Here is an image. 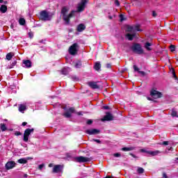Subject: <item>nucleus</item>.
<instances>
[{
  "instance_id": "nucleus-20",
  "label": "nucleus",
  "mask_w": 178,
  "mask_h": 178,
  "mask_svg": "<svg viewBox=\"0 0 178 178\" xmlns=\"http://www.w3.org/2000/svg\"><path fill=\"white\" fill-rule=\"evenodd\" d=\"M94 69L96 70L97 72L101 69V63L97 62L95 64Z\"/></svg>"
},
{
  "instance_id": "nucleus-51",
  "label": "nucleus",
  "mask_w": 178,
  "mask_h": 178,
  "mask_svg": "<svg viewBox=\"0 0 178 178\" xmlns=\"http://www.w3.org/2000/svg\"><path fill=\"white\" fill-rule=\"evenodd\" d=\"M52 166H54V164H53V163L49 164V168H52Z\"/></svg>"
},
{
  "instance_id": "nucleus-18",
  "label": "nucleus",
  "mask_w": 178,
  "mask_h": 178,
  "mask_svg": "<svg viewBox=\"0 0 178 178\" xmlns=\"http://www.w3.org/2000/svg\"><path fill=\"white\" fill-rule=\"evenodd\" d=\"M23 63L24 64L25 67H27V68L31 67V65H32L31 60H25L23 61Z\"/></svg>"
},
{
  "instance_id": "nucleus-44",
  "label": "nucleus",
  "mask_w": 178,
  "mask_h": 178,
  "mask_svg": "<svg viewBox=\"0 0 178 178\" xmlns=\"http://www.w3.org/2000/svg\"><path fill=\"white\" fill-rule=\"evenodd\" d=\"M152 16L153 17H156V13L155 11L152 12Z\"/></svg>"
},
{
  "instance_id": "nucleus-58",
  "label": "nucleus",
  "mask_w": 178,
  "mask_h": 178,
  "mask_svg": "<svg viewBox=\"0 0 178 178\" xmlns=\"http://www.w3.org/2000/svg\"><path fill=\"white\" fill-rule=\"evenodd\" d=\"M3 2V0H0V3H2Z\"/></svg>"
},
{
  "instance_id": "nucleus-14",
  "label": "nucleus",
  "mask_w": 178,
  "mask_h": 178,
  "mask_svg": "<svg viewBox=\"0 0 178 178\" xmlns=\"http://www.w3.org/2000/svg\"><path fill=\"white\" fill-rule=\"evenodd\" d=\"M86 30V25L84 24H80L77 26L76 31H79V33H81Z\"/></svg>"
},
{
  "instance_id": "nucleus-1",
  "label": "nucleus",
  "mask_w": 178,
  "mask_h": 178,
  "mask_svg": "<svg viewBox=\"0 0 178 178\" xmlns=\"http://www.w3.org/2000/svg\"><path fill=\"white\" fill-rule=\"evenodd\" d=\"M87 3V0H81V2L78 4L76 10H72L68 15L69 7L63 6L61 9V15L63 16V19L65 22V24H70V19L74 16L75 13H80V12H83L86 9V4Z\"/></svg>"
},
{
  "instance_id": "nucleus-35",
  "label": "nucleus",
  "mask_w": 178,
  "mask_h": 178,
  "mask_svg": "<svg viewBox=\"0 0 178 178\" xmlns=\"http://www.w3.org/2000/svg\"><path fill=\"white\" fill-rule=\"evenodd\" d=\"M44 166H45V165H44V164H40V165H39V166H38V169H39L40 170H42V168H44Z\"/></svg>"
},
{
  "instance_id": "nucleus-52",
  "label": "nucleus",
  "mask_w": 178,
  "mask_h": 178,
  "mask_svg": "<svg viewBox=\"0 0 178 178\" xmlns=\"http://www.w3.org/2000/svg\"><path fill=\"white\" fill-rule=\"evenodd\" d=\"M24 24H26V19H23V26H24Z\"/></svg>"
},
{
  "instance_id": "nucleus-11",
  "label": "nucleus",
  "mask_w": 178,
  "mask_h": 178,
  "mask_svg": "<svg viewBox=\"0 0 178 178\" xmlns=\"http://www.w3.org/2000/svg\"><path fill=\"white\" fill-rule=\"evenodd\" d=\"M15 166H16V163H15V161H8L6 164V169H7V170H9L10 169H13V168H15Z\"/></svg>"
},
{
  "instance_id": "nucleus-24",
  "label": "nucleus",
  "mask_w": 178,
  "mask_h": 178,
  "mask_svg": "<svg viewBox=\"0 0 178 178\" xmlns=\"http://www.w3.org/2000/svg\"><path fill=\"white\" fill-rule=\"evenodd\" d=\"M12 58H13V53H8L7 55H6V59L8 60H10V59H12Z\"/></svg>"
},
{
  "instance_id": "nucleus-26",
  "label": "nucleus",
  "mask_w": 178,
  "mask_h": 178,
  "mask_svg": "<svg viewBox=\"0 0 178 178\" xmlns=\"http://www.w3.org/2000/svg\"><path fill=\"white\" fill-rule=\"evenodd\" d=\"M127 31L129 33H133L134 31V28H133V26H128L127 27Z\"/></svg>"
},
{
  "instance_id": "nucleus-56",
  "label": "nucleus",
  "mask_w": 178,
  "mask_h": 178,
  "mask_svg": "<svg viewBox=\"0 0 178 178\" xmlns=\"http://www.w3.org/2000/svg\"><path fill=\"white\" fill-rule=\"evenodd\" d=\"M107 67L108 68L111 67V64H107Z\"/></svg>"
},
{
  "instance_id": "nucleus-41",
  "label": "nucleus",
  "mask_w": 178,
  "mask_h": 178,
  "mask_svg": "<svg viewBox=\"0 0 178 178\" xmlns=\"http://www.w3.org/2000/svg\"><path fill=\"white\" fill-rule=\"evenodd\" d=\"M87 124H92V120H88L87 121Z\"/></svg>"
},
{
  "instance_id": "nucleus-54",
  "label": "nucleus",
  "mask_w": 178,
  "mask_h": 178,
  "mask_svg": "<svg viewBox=\"0 0 178 178\" xmlns=\"http://www.w3.org/2000/svg\"><path fill=\"white\" fill-rule=\"evenodd\" d=\"M26 109V106L23 105V111H24Z\"/></svg>"
},
{
  "instance_id": "nucleus-5",
  "label": "nucleus",
  "mask_w": 178,
  "mask_h": 178,
  "mask_svg": "<svg viewBox=\"0 0 178 178\" xmlns=\"http://www.w3.org/2000/svg\"><path fill=\"white\" fill-rule=\"evenodd\" d=\"M31 133H34V129H26L25 130L23 138V140L25 141V143H27V141H29V137L30 136Z\"/></svg>"
},
{
  "instance_id": "nucleus-43",
  "label": "nucleus",
  "mask_w": 178,
  "mask_h": 178,
  "mask_svg": "<svg viewBox=\"0 0 178 178\" xmlns=\"http://www.w3.org/2000/svg\"><path fill=\"white\" fill-rule=\"evenodd\" d=\"M29 36L31 38H33V32H29Z\"/></svg>"
},
{
  "instance_id": "nucleus-48",
  "label": "nucleus",
  "mask_w": 178,
  "mask_h": 178,
  "mask_svg": "<svg viewBox=\"0 0 178 178\" xmlns=\"http://www.w3.org/2000/svg\"><path fill=\"white\" fill-rule=\"evenodd\" d=\"M163 177L168 178V175H166V173H163Z\"/></svg>"
},
{
  "instance_id": "nucleus-42",
  "label": "nucleus",
  "mask_w": 178,
  "mask_h": 178,
  "mask_svg": "<svg viewBox=\"0 0 178 178\" xmlns=\"http://www.w3.org/2000/svg\"><path fill=\"white\" fill-rule=\"evenodd\" d=\"M163 145H169V142L168 141L163 142Z\"/></svg>"
},
{
  "instance_id": "nucleus-21",
  "label": "nucleus",
  "mask_w": 178,
  "mask_h": 178,
  "mask_svg": "<svg viewBox=\"0 0 178 178\" xmlns=\"http://www.w3.org/2000/svg\"><path fill=\"white\" fill-rule=\"evenodd\" d=\"M0 129L2 131H6V130H8V128L6 127V125L5 124H1Z\"/></svg>"
},
{
  "instance_id": "nucleus-39",
  "label": "nucleus",
  "mask_w": 178,
  "mask_h": 178,
  "mask_svg": "<svg viewBox=\"0 0 178 178\" xmlns=\"http://www.w3.org/2000/svg\"><path fill=\"white\" fill-rule=\"evenodd\" d=\"M138 73H140V74H142V76H145V72L143 71H138Z\"/></svg>"
},
{
  "instance_id": "nucleus-50",
  "label": "nucleus",
  "mask_w": 178,
  "mask_h": 178,
  "mask_svg": "<svg viewBox=\"0 0 178 178\" xmlns=\"http://www.w3.org/2000/svg\"><path fill=\"white\" fill-rule=\"evenodd\" d=\"M173 76L175 77V79H177V76H176V73H175V72H173Z\"/></svg>"
},
{
  "instance_id": "nucleus-15",
  "label": "nucleus",
  "mask_w": 178,
  "mask_h": 178,
  "mask_svg": "<svg viewBox=\"0 0 178 178\" xmlns=\"http://www.w3.org/2000/svg\"><path fill=\"white\" fill-rule=\"evenodd\" d=\"M136 37V33H127L126 38L129 41H133V39Z\"/></svg>"
},
{
  "instance_id": "nucleus-28",
  "label": "nucleus",
  "mask_w": 178,
  "mask_h": 178,
  "mask_svg": "<svg viewBox=\"0 0 178 178\" xmlns=\"http://www.w3.org/2000/svg\"><path fill=\"white\" fill-rule=\"evenodd\" d=\"M33 159V158L31 157H28V158H25V159H23V163H27V161H29V160H31Z\"/></svg>"
},
{
  "instance_id": "nucleus-38",
  "label": "nucleus",
  "mask_w": 178,
  "mask_h": 178,
  "mask_svg": "<svg viewBox=\"0 0 178 178\" xmlns=\"http://www.w3.org/2000/svg\"><path fill=\"white\" fill-rule=\"evenodd\" d=\"M19 23L21 26H23V18H20L19 20Z\"/></svg>"
},
{
  "instance_id": "nucleus-8",
  "label": "nucleus",
  "mask_w": 178,
  "mask_h": 178,
  "mask_svg": "<svg viewBox=\"0 0 178 178\" xmlns=\"http://www.w3.org/2000/svg\"><path fill=\"white\" fill-rule=\"evenodd\" d=\"M76 162H79V163H83L85 162H90V159L88 157H85L83 156H80L75 158Z\"/></svg>"
},
{
  "instance_id": "nucleus-27",
  "label": "nucleus",
  "mask_w": 178,
  "mask_h": 178,
  "mask_svg": "<svg viewBox=\"0 0 178 178\" xmlns=\"http://www.w3.org/2000/svg\"><path fill=\"white\" fill-rule=\"evenodd\" d=\"M74 67H76V69L81 67V62L79 61L76 63L74 65Z\"/></svg>"
},
{
  "instance_id": "nucleus-63",
  "label": "nucleus",
  "mask_w": 178,
  "mask_h": 178,
  "mask_svg": "<svg viewBox=\"0 0 178 178\" xmlns=\"http://www.w3.org/2000/svg\"><path fill=\"white\" fill-rule=\"evenodd\" d=\"M78 115H80V113H79Z\"/></svg>"
},
{
  "instance_id": "nucleus-19",
  "label": "nucleus",
  "mask_w": 178,
  "mask_h": 178,
  "mask_svg": "<svg viewBox=\"0 0 178 178\" xmlns=\"http://www.w3.org/2000/svg\"><path fill=\"white\" fill-rule=\"evenodd\" d=\"M7 10H8V7H7L6 6L2 5V6H1V8H0V12H1V13H6Z\"/></svg>"
},
{
  "instance_id": "nucleus-49",
  "label": "nucleus",
  "mask_w": 178,
  "mask_h": 178,
  "mask_svg": "<svg viewBox=\"0 0 178 178\" xmlns=\"http://www.w3.org/2000/svg\"><path fill=\"white\" fill-rule=\"evenodd\" d=\"M20 134H22L20 132H15V136H20Z\"/></svg>"
},
{
  "instance_id": "nucleus-22",
  "label": "nucleus",
  "mask_w": 178,
  "mask_h": 178,
  "mask_svg": "<svg viewBox=\"0 0 178 178\" xmlns=\"http://www.w3.org/2000/svg\"><path fill=\"white\" fill-rule=\"evenodd\" d=\"M69 69L70 68H66V67L63 68L61 71L62 74H65V75L68 74H69Z\"/></svg>"
},
{
  "instance_id": "nucleus-29",
  "label": "nucleus",
  "mask_w": 178,
  "mask_h": 178,
  "mask_svg": "<svg viewBox=\"0 0 178 178\" xmlns=\"http://www.w3.org/2000/svg\"><path fill=\"white\" fill-rule=\"evenodd\" d=\"M170 49L171 52H175V51L176 49V46H175V45L170 46Z\"/></svg>"
},
{
  "instance_id": "nucleus-13",
  "label": "nucleus",
  "mask_w": 178,
  "mask_h": 178,
  "mask_svg": "<svg viewBox=\"0 0 178 178\" xmlns=\"http://www.w3.org/2000/svg\"><path fill=\"white\" fill-rule=\"evenodd\" d=\"M106 120L108 122L111 120H113V115L111 114L110 113H107L106 115L104 116V119H102V121Z\"/></svg>"
},
{
  "instance_id": "nucleus-2",
  "label": "nucleus",
  "mask_w": 178,
  "mask_h": 178,
  "mask_svg": "<svg viewBox=\"0 0 178 178\" xmlns=\"http://www.w3.org/2000/svg\"><path fill=\"white\" fill-rule=\"evenodd\" d=\"M131 49L133 52L138 54V55L144 54V50L143 49V47H141V44L138 43H134L131 47Z\"/></svg>"
},
{
  "instance_id": "nucleus-61",
  "label": "nucleus",
  "mask_w": 178,
  "mask_h": 178,
  "mask_svg": "<svg viewBox=\"0 0 178 178\" xmlns=\"http://www.w3.org/2000/svg\"><path fill=\"white\" fill-rule=\"evenodd\" d=\"M4 122H8V120H6H6H4Z\"/></svg>"
},
{
  "instance_id": "nucleus-57",
  "label": "nucleus",
  "mask_w": 178,
  "mask_h": 178,
  "mask_svg": "<svg viewBox=\"0 0 178 178\" xmlns=\"http://www.w3.org/2000/svg\"><path fill=\"white\" fill-rule=\"evenodd\" d=\"M147 99H148L149 101H152V99H151L150 97H147Z\"/></svg>"
},
{
  "instance_id": "nucleus-17",
  "label": "nucleus",
  "mask_w": 178,
  "mask_h": 178,
  "mask_svg": "<svg viewBox=\"0 0 178 178\" xmlns=\"http://www.w3.org/2000/svg\"><path fill=\"white\" fill-rule=\"evenodd\" d=\"M147 154H149V155H152V156H156V155L161 154V152L159 150H156V151H149L147 152Z\"/></svg>"
},
{
  "instance_id": "nucleus-31",
  "label": "nucleus",
  "mask_w": 178,
  "mask_h": 178,
  "mask_svg": "<svg viewBox=\"0 0 178 178\" xmlns=\"http://www.w3.org/2000/svg\"><path fill=\"white\" fill-rule=\"evenodd\" d=\"M134 30H136V31H141V29H140V26L137 25L134 28Z\"/></svg>"
},
{
  "instance_id": "nucleus-37",
  "label": "nucleus",
  "mask_w": 178,
  "mask_h": 178,
  "mask_svg": "<svg viewBox=\"0 0 178 178\" xmlns=\"http://www.w3.org/2000/svg\"><path fill=\"white\" fill-rule=\"evenodd\" d=\"M140 152H145L146 154H148V152H149V151H147L145 149H141Z\"/></svg>"
},
{
  "instance_id": "nucleus-7",
  "label": "nucleus",
  "mask_w": 178,
  "mask_h": 178,
  "mask_svg": "<svg viewBox=\"0 0 178 178\" xmlns=\"http://www.w3.org/2000/svg\"><path fill=\"white\" fill-rule=\"evenodd\" d=\"M150 95L151 97H152V98H154L155 99L158 98H162V93L154 89L151 90Z\"/></svg>"
},
{
  "instance_id": "nucleus-6",
  "label": "nucleus",
  "mask_w": 178,
  "mask_h": 178,
  "mask_svg": "<svg viewBox=\"0 0 178 178\" xmlns=\"http://www.w3.org/2000/svg\"><path fill=\"white\" fill-rule=\"evenodd\" d=\"M52 173H63V165H55L53 168Z\"/></svg>"
},
{
  "instance_id": "nucleus-16",
  "label": "nucleus",
  "mask_w": 178,
  "mask_h": 178,
  "mask_svg": "<svg viewBox=\"0 0 178 178\" xmlns=\"http://www.w3.org/2000/svg\"><path fill=\"white\" fill-rule=\"evenodd\" d=\"M151 47H152V43H150L149 42H147L145 44V48L147 51H152V48H151Z\"/></svg>"
},
{
  "instance_id": "nucleus-30",
  "label": "nucleus",
  "mask_w": 178,
  "mask_h": 178,
  "mask_svg": "<svg viewBox=\"0 0 178 178\" xmlns=\"http://www.w3.org/2000/svg\"><path fill=\"white\" fill-rule=\"evenodd\" d=\"M138 173L141 174L144 172V168H138L137 170Z\"/></svg>"
},
{
  "instance_id": "nucleus-62",
  "label": "nucleus",
  "mask_w": 178,
  "mask_h": 178,
  "mask_svg": "<svg viewBox=\"0 0 178 178\" xmlns=\"http://www.w3.org/2000/svg\"><path fill=\"white\" fill-rule=\"evenodd\" d=\"M131 156H134V155L133 154H131Z\"/></svg>"
},
{
  "instance_id": "nucleus-34",
  "label": "nucleus",
  "mask_w": 178,
  "mask_h": 178,
  "mask_svg": "<svg viewBox=\"0 0 178 178\" xmlns=\"http://www.w3.org/2000/svg\"><path fill=\"white\" fill-rule=\"evenodd\" d=\"M134 70L135 72H139L140 69H138V67L137 65H134Z\"/></svg>"
},
{
  "instance_id": "nucleus-45",
  "label": "nucleus",
  "mask_w": 178,
  "mask_h": 178,
  "mask_svg": "<svg viewBox=\"0 0 178 178\" xmlns=\"http://www.w3.org/2000/svg\"><path fill=\"white\" fill-rule=\"evenodd\" d=\"M103 109L108 110V109H109V106H104Z\"/></svg>"
},
{
  "instance_id": "nucleus-53",
  "label": "nucleus",
  "mask_w": 178,
  "mask_h": 178,
  "mask_svg": "<svg viewBox=\"0 0 178 178\" xmlns=\"http://www.w3.org/2000/svg\"><path fill=\"white\" fill-rule=\"evenodd\" d=\"M26 124H27V122H23V126H26Z\"/></svg>"
},
{
  "instance_id": "nucleus-3",
  "label": "nucleus",
  "mask_w": 178,
  "mask_h": 178,
  "mask_svg": "<svg viewBox=\"0 0 178 178\" xmlns=\"http://www.w3.org/2000/svg\"><path fill=\"white\" fill-rule=\"evenodd\" d=\"M80 49V46H79L78 43H74L69 48V54L70 55L74 56L77 55V52H79V49Z\"/></svg>"
},
{
  "instance_id": "nucleus-10",
  "label": "nucleus",
  "mask_w": 178,
  "mask_h": 178,
  "mask_svg": "<svg viewBox=\"0 0 178 178\" xmlns=\"http://www.w3.org/2000/svg\"><path fill=\"white\" fill-rule=\"evenodd\" d=\"M86 133L87 134H89L90 136H92V135H95V134H99L100 131L97 129H92L86 130Z\"/></svg>"
},
{
  "instance_id": "nucleus-59",
  "label": "nucleus",
  "mask_w": 178,
  "mask_h": 178,
  "mask_svg": "<svg viewBox=\"0 0 178 178\" xmlns=\"http://www.w3.org/2000/svg\"><path fill=\"white\" fill-rule=\"evenodd\" d=\"M108 18L112 19V16H109Z\"/></svg>"
},
{
  "instance_id": "nucleus-25",
  "label": "nucleus",
  "mask_w": 178,
  "mask_h": 178,
  "mask_svg": "<svg viewBox=\"0 0 178 178\" xmlns=\"http://www.w3.org/2000/svg\"><path fill=\"white\" fill-rule=\"evenodd\" d=\"M171 116H172V118H178V116H177V112H176V111H175V109H172V110Z\"/></svg>"
},
{
  "instance_id": "nucleus-47",
  "label": "nucleus",
  "mask_w": 178,
  "mask_h": 178,
  "mask_svg": "<svg viewBox=\"0 0 178 178\" xmlns=\"http://www.w3.org/2000/svg\"><path fill=\"white\" fill-rule=\"evenodd\" d=\"M121 22H123V15H120Z\"/></svg>"
},
{
  "instance_id": "nucleus-46",
  "label": "nucleus",
  "mask_w": 178,
  "mask_h": 178,
  "mask_svg": "<svg viewBox=\"0 0 178 178\" xmlns=\"http://www.w3.org/2000/svg\"><path fill=\"white\" fill-rule=\"evenodd\" d=\"M19 163H23V159H20L18 160Z\"/></svg>"
},
{
  "instance_id": "nucleus-55",
  "label": "nucleus",
  "mask_w": 178,
  "mask_h": 178,
  "mask_svg": "<svg viewBox=\"0 0 178 178\" xmlns=\"http://www.w3.org/2000/svg\"><path fill=\"white\" fill-rule=\"evenodd\" d=\"M28 177L29 175H27V174L24 175V177Z\"/></svg>"
},
{
  "instance_id": "nucleus-4",
  "label": "nucleus",
  "mask_w": 178,
  "mask_h": 178,
  "mask_svg": "<svg viewBox=\"0 0 178 178\" xmlns=\"http://www.w3.org/2000/svg\"><path fill=\"white\" fill-rule=\"evenodd\" d=\"M40 19L44 21L51 20V16H49V14L47 10H42L40 13Z\"/></svg>"
},
{
  "instance_id": "nucleus-9",
  "label": "nucleus",
  "mask_w": 178,
  "mask_h": 178,
  "mask_svg": "<svg viewBox=\"0 0 178 178\" xmlns=\"http://www.w3.org/2000/svg\"><path fill=\"white\" fill-rule=\"evenodd\" d=\"M74 108L71 107L70 108H68L66 112H65L63 115V116H65V118H72V114L74 113Z\"/></svg>"
},
{
  "instance_id": "nucleus-12",
  "label": "nucleus",
  "mask_w": 178,
  "mask_h": 178,
  "mask_svg": "<svg viewBox=\"0 0 178 178\" xmlns=\"http://www.w3.org/2000/svg\"><path fill=\"white\" fill-rule=\"evenodd\" d=\"M88 86H89V87L90 88H92L93 90L99 88V86H98V84H97V82H94V81L88 82Z\"/></svg>"
},
{
  "instance_id": "nucleus-36",
  "label": "nucleus",
  "mask_w": 178,
  "mask_h": 178,
  "mask_svg": "<svg viewBox=\"0 0 178 178\" xmlns=\"http://www.w3.org/2000/svg\"><path fill=\"white\" fill-rule=\"evenodd\" d=\"M93 141H95V143H97V144H101V140L99 139H93Z\"/></svg>"
},
{
  "instance_id": "nucleus-32",
  "label": "nucleus",
  "mask_w": 178,
  "mask_h": 178,
  "mask_svg": "<svg viewBox=\"0 0 178 178\" xmlns=\"http://www.w3.org/2000/svg\"><path fill=\"white\" fill-rule=\"evenodd\" d=\"M19 111L23 113V104L19 105Z\"/></svg>"
},
{
  "instance_id": "nucleus-23",
  "label": "nucleus",
  "mask_w": 178,
  "mask_h": 178,
  "mask_svg": "<svg viewBox=\"0 0 178 178\" xmlns=\"http://www.w3.org/2000/svg\"><path fill=\"white\" fill-rule=\"evenodd\" d=\"M134 149V147H123V148H122V151H124V152L133 151Z\"/></svg>"
},
{
  "instance_id": "nucleus-60",
  "label": "nucleus",
  "mask_w": 178,
  "mask_h": 178,
  "mask_svg": "<svg viewBox=\"0 0 178 178\" xmlns=\"http://www.w3.org/2000/svg\"><path fill=\"white\" fill-rule=\"evenodd\" d=\"M4 3H5V4L8 3V1H5Z\"/></svg>"
},
{
  "instance_id": "nucleus-33",
  "label": "nucleus",
  "mask_w": 178,
  "mask_h": 178,
  "mask_svg": "<svg viewBox=\"0 0 178 178\" xmlns=\"http://www.w3.org/2000/svg\"><path fill=\"white\" fill-rule=\"evenodd\" d=\"M113 156H115V158H119L122 156V154H120V153H115L113 154Z\"/></svg>"
},
{
  "instance_id": "nucleus-40",
  "label": "nucleus",
  "mask_w": 178,
  "mask_h": 178,
  "mask_svg": "<svg viewBox=\"0 0 178 178\" xmlns=\"http://www.w3.org/2000/svg\"><path fill=\"white\" fill-rule=\"evenodd\" d=\"M115 5H116V6H120V3H119V1L115 0Z\"/></svg>"
}]
</instances>
